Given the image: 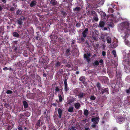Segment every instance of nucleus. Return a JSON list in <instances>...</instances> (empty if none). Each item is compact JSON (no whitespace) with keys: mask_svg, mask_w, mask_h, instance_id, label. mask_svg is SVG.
Here are the masks:
<instances>
[{"mask_svg":"<svg viewBox=\"0 0 130 130\" xmlns=\"http://www.w3.org/2000/svg\"><path fill=\"white\" fill-rule=\"evenodd\" d=\"M84 113L85 116H87L89 112L86 109L84 110Z\"/></svg>","mask_w":130,"mask_h":130,"instance_id":"4be33fe9","label":"nucleus"},{"mask_svg":"<svg viewBox=\"0 0 130 130\" xmlns=\"http://www.w3.org/2000/svg\"><path fill=\"white\" fill-rule=\"evenodd\" d=\"M84 94L83 93H79L78 95V98L79 99L80 98H83L84 96Z\"/></svg>","mask_w":130,"mask_h":130,"instance_id":"2eb2a0df","label":"nucleus"},{"mask_svg":"<svg viewBox=\"0 0 130 130\" xmlns=\"http://www.w3.org/2000/svg\"><path fill=\"white\" fill-rule=\"evenodd\" d=\"M108 20L111 21L109 23L108 25L111 27L113 28L114 26V24L112 22L116 23L119 21L118 19H117L115 16H114L112 14L109 15L107 18Z\"/></svg>","mask_w":130,"mask_h":130,"instance_id":"f03ea898","label":"nucleus"},{"mask_svg":"<svg viewBox=\"0 0 130 130\" xmlns=\"http://www.w3.org/2000/svg\"><path fill=\"white\" fill-rule=\"evenodd\" d=\"M94 66H98L99 64V62L98 61H96L94 63Z\"/></svg>","mask_w":130,"mask_h":130,"instance_id":"bb28decb","label":"nucleus"},{"mask_svg":"<svg viewBox=\"0 0 130 130\" xmlns=\"http://www.w3.org/2000/svg\"><path fill=\"white\" fill-rule=\"evenodd\" d=\"M95 32L96 33V34L97 35H98V31L97 30H94Z\"/></svg>","mask_w":130,"mask_h":130,"instance_id":"c03bdc74","label":"nucleus"},{"mask_svg":"<svg viewBox=\"0 0 130 130\" xmlns=\"http://www.w3.org/2000/svg\"><path fill=\"white\" fill-rule=\"evenodd\" d=\"M91 13L92 14H95V12L94 11H92Z\"/></svg>","mask_w":130,"mask_h":130,"instance_id":"3c124183","label":"nucleus"},{"mask_svg":"<svg viewBox=\"0 0 130 130\" xmlns=\"http://www.w3.org/2000/svg\"><path fill=\"white\" fill-rule=\"evenodd\" d=\"M94 2L96 5L94 6L93 7L96 8L102 6L103 4L104 1V0H94Z\"/></svg>","mask_w":130,"mask_h":130,"instance_id":"7ed1b4c3","label":"nucleus"},{"mask_svg":"<svg viewBox=\"0 0 130 130\" xmlns=\"http://www.w3.org/2000/svg\"><path fill=\"white\" fill-rule=\"evenodd\" d=\"M99 62L100 63H102L103 62V60L102 59H101L99 61Z\"/></svg>","mask_w":130,"mask_h":130,"instance_id":"49530a36","label":"nucleus"},{"mask_svg":"<svg viewBox=\"0 0 130 130\" xmlns=\"http://www.w3.org/2000/svg\"><path fill=\"white\" fill-rule=\"evenodd\" d=\"M59 101L60 102H61L62 100V98L61 95H59Z\"/></svg>","mask_w":130,"mask_h":130,"instance_id":"c756f323","label":"nucleus"},{"mask_svg":"<svg viewBox=\"0 0 130 130\" xmlns=\"http://www.w3.org/2000/svg\"><path fill=\"white\" fill-rule=\"evenodd\" d=\"M73 110V108L72 107H69L68 109V110L69 112H72Z\"/></svg>","mask_w":130,"mask_h":130,"instance_id":"5701e85b","label":"nucleus"},{"mask_svg":"<svg viewBox=\"0 0 130 130\" xmlns=\"http://www.w3.org/2000/svg\"><path fill=\"white\" fill-rule=\"evenodd\" d=\"M6 93L8 94H11L12 93V91L10 90H8L6 91Z\"/></svg>","mask_w":130,"mask_h":130,"instance_id":"7c9ffc66","label":"nucleus"},{"mask_svg":"<svg viewBox=\"0 0 130 130\" xmlns=\"http://www.w3.org/2000/svg\"><path fill=\"white\" fill-rule=\"evenodd\" d=\"M90 129L89 127H86L85 129V130H90Z\"/></svg>","mask_w":130,"mask_h":130,"instance_id":"de8ad7c7","label":"nucleus"},{"mask_svg":"<svg viewBox=\"0 0 130 130\" xmlns=\"http://www.w3.org/2000/svg\"><path fill=\"white\" fill-rule=\"evenodd\" d=\"M36 2L35 1H33L30 4V6L32 7L34 6L36 4Z\"/></svg>","mask_w":130,"mask_h":130,"instance_id":"f3484780","label":"nucleus"},{"mask_svg":"<svg viewBox=\"0 0 130 130\" xmlns=\"http://www.w3.org/2000/svg\"><path fill=\"white\" fill-rule=\"evenodd\" d=\"M51 3L53 5H56L57 4V2L55 0H51Z\"/></svg>","mask_w":130,"mask_h":130,"instance_id":"412c9836","label":"nucleus"},{"mask_svg":"<svg viewBox=\"0 0 130 130\" xmlns=\"http://www.w3.org/2000/svg\"><path fill=\"white\" fill-rule=\"evenodd\" d=\"M80 8L79 7H77L75 8L74 10L75 11H78L80 10Z\"/></svg>","mask_w":130,"mask_h":130,"instance_id":"c85d7f7f","label":"nucleus"},{"mask_svg":"<svg viewBox=\"0 0 130 130\" xmlns=\"http://www.w3.org/2000/svg\"><path fill=\"white\" fill-rule=\"evenodd\" d=\"M26 18L22 16L21 17L19 20H17L18 23L20 25H21L23 23L22 20L24 21L25 20Z\"/></svg>","mask_w":130,"mask_h":130,"instance_id":"423d86ee","label":"nucleus"},{"mask_svg":"<svg viewBox=\"0 0 130 130\" xmlns=\"http://www.w3.org/2000/svg\"><path fill=\"white\" fill-rule=\"evenodd\" d=\"M112 53L114 55V57H116V51L115 50H113L112 51Z\"/></svg>","mask_w":130,"mask_h":130,"instance_id":"cd10ccee","label":"nucleus"},{"mask_svg":"<svg viewBox=\"0 0 130 130\" xmlns=\"http://www.w3.org/2000/svg\"><path fill=\"white\" fill-rule=\"evenodd\" d=\"M102 54L103 56H104L106 55V52L104 51H103L102 52Z\"/></svg>","mask_w":130,"mask_h":130,"instance_id":"a19ab883","label":"nucleus"},{"mask_svg":"<svg viewBox=\"0 0 130 130\" xmlns=\"http://www.w3.org/2000/svg\"><path fill=\"white\" fill-rule=\"evenodd\" d=\"M76 99L75 98H71L70 99H67V104H70L71 103H72L74 101H76Z\"/></svg>","mask_w":130,"mask_h":130,"instance_id":"6e6552de","label":"nucleus"},{"mask_svg":"<svg viewBox=\"0 0 130 130\" xmlns=\"http://www.w3.org/2000/svg\"><path fill=\"white\" fill-rule=\"evenodd\" d=\"M26 129V127H25V129Z\"/></svg>","mask_w":130,"mask_h":130,"instance_id":"774afa93","label":"nucleus"},{"mask_svg":"<svg viewBox=\"0 0 130 130\" xmlns=\"http://www.w3.org/2000/svg\"><path fill=\"white\" fill-rule=\"evenodd\" d=\"M52 105L54 106H56V104L55 103H53V104Z\"/></svg>","mask_w":130,"mask_h":130,"instance_id":"bf43d9fd","label":"nucleus"},{"mask_svg":"<svg viewBox=\"0 0 130 130\" xmlns=\"http://www.w3.org/2000/svg\"><path fill=\"white\" fill-rule=\"evenodd\" d=\"M126 93H129V91L128 90H127L126 91Z\"/></svg>","mask_w":130,"mask_h":130,"instance_id":"13d9d810","label":"nucleus"},{"mask_svg":"<svg viewBox=\"0 0 130 130\" xmlns=\"http://www.w3.org/2000/svg\"><path fill=\"white\" fill-rule=\"evenodd\" d=\"M58 113L59 115V118H61V114L62 112V110L60 108H59L58 110Z\"/></svg>","mask_w":130,"mask_h":130,"instance_id":"4468645a","label":"nucleus"},{"mask_svg":"<svg viewBox=\"0 0 130 130\" xmlns=\"http://www.w3.org/2000/svg\"><path fill=\"white\" fill-rule=\"evenodd\" d=\"M13 36L17 38L19 36V35L16 32H14L13 34Z\"/></svg>","mask_w":130,"mask_h":130,"instance_id":"6ab92c4d","label":"nucleus"},{"mask_svg":"<svg viewBox=\"0 0 130 130\" xmlns=\"http://www.w3.org/2000/svg\"><path fill=\"white\" fill-rule=\"evenodd\" d=\"M23 103L24 108H27L28 107V104L27 102L25 101H23Z\"/></svg>","mask_w":130,"mask_h":130,"instance_id":"dca6fc26","label":"nucleus"},{"mask_svg":"<svg viewBox=\"0 0 130 130\" xmlns=\"http://www.w3.org/2000/svg\"><path fill=\"white\" fill-rule=\"evenodd\" d=\"M55 90L57 92L59 91V88L57 87H56Z\"/></svg>","mask_w":130,"mask_h":130,"instance_id":"ea45409f","label":"nucleus"},{"mask_svg":"<svg viewBox=\"0 0 130 130\" xmlns=\"http://www.w3.org/2000/svg\"><path fill=\"white\" fill-rule=\"evenodd\" d=\"M61 63L60 62H57L56 63V66L57 67L61 65Z\"/></svg>","mask_w":130,"mask_h":130,"instance_id":"72a5a7b5","label":"nucleus"},{"mask_svg":"<svg viewBox=\"0 0 130 130\" xmlns=\"http://www.w3.org/2000/svg\"><path fill=\"white\" fill-rule=\"evenodd\" d=\"M70 130H76L75 128L73 126L71 127L69 129Z\"/></svg>","mask_w":130,"mask_h":130,"instance_id":"473e14b6","label":"nucleus"},{"mask_svg":"<svg viewBox=\"0 0 130 130\" xmlns=\"http://www.w3.org/2000/svg\"><path fill=\"white\" fill-rule=\"evenodd\" d=\"M119 31L121 32L122 35L125 38L124 41L125 44L128 46L129 45V41L126 39L130 34V24L127 20L119 24L118 26Z\"/></svg>","mask_w":130,"mask_h":130,"instance_id":"f257e3e1","label":"nucleus"},{"mask_svg":"<svg viewBox=\"0 0 130 130\" xmlns=\"http://www.w3.org/2000/svg\"><path fill=\"white\" fill-rule=\"evenodd\" d=\"M118 46V44L117 43H115L113 45V46L115 48L116 47Z\"/></svg>","mask_w":130,"mask_h":130,"instance_id":"c9c22d12","label":"nucleus"},{"mask_svg":"<svg viewBox=\"0 0 130 130\" xmlns=\"http://www.w3.org/2000/svg\"><path fill=\"white\" fill-rule=\"evenodd\" d=\"M69 51V50L68 49L66 51L67 53H68Z\"/></svg>","mask_w":130,"mask_h":130,"instance_id":"4d7b16f0","label":"nucleus"},{"mask_svg":"<svg viewBox=\"0 0 130 130\" xmlns=\"http://www.w3.org/2000/svg\"><path fill=\"white\" fill-rule=\"evenodd\" d=\"M116 6L115 5H110L108 10V12L109 13H112L113 12V9L112 8H115Z\"/></svg>","mask_w":130,"mask_h":130,"instance_id":"39448f33","label":"nucleus"},{"mask_svg":"<svg viewBox=\"0 0 130 130\" xmlns=\"http://www.w3.org/2000/svg\"><path fill=\"white\" fill-rule=\"evenodd\" d=\"M104 25V23L102 21H100L99 24V26L100 27H103Z\"/></svg>","mask_w":130,"mask_h":130,"instance_id":"a211bd4d","label":"nucleus"},{"mask_svg":"<svg viewBox=\"0 0 130 130\" xmlns=\"http://www.w3.org/2000/svg\"><path fill=\"white\" fill-rule=\"evenodd\" d=\"M64 89L66 91H67L69 90V88L67 87V83L66 80H64Z\"/></svg>","mask_w":130,"mask_h":130,"instance_id":"ddd939ff","label":"nucleus"},{"mask_svg":"<svg viewBox=\"0 0 130 130\" xmlns=\"http://www.w3.org/2000/svg\"><path fill=\"white\" fill-rule=\"evenodd\" d=\"M100 84L99 83H97V87H98V88L99 90H100Z\"/></svg>","mask_w":130,"mask_h":130,"instance_id":"f704fd0d","label":"nucleus"},{"mask_svg":"<svg viewBox=\"0 0 130 130\" xmlns=\"http://www.w3.org/2000/svg\"><path fill=\"white\" fill-rule=\"evenodd\" d=\"M4 29L2 27H0V36L3 37V34Z\"/></svg>","mask_w":130,"mask_h":130,"instance_id":"9b49d317","label":"nucleus"},{"mask_svg":"<svg viewBox=\"0 0 130 130\" xmlns=\"http://www.w3.org/2000/svg\"><path fill=\"white\" fill-rule=\"evenodd\" d=\"M21 10H18L17 12V14H19L21 13Z\"/></svg>","mask_w":130,"mask_h":130,"instance_id":"58836bf2","label":"nucleus"},{"mask_svg":"<svg viewBox=\"0 0 130 130\" xmlns=\"http://www.w3.org/2000/svg\"><path fill=\"white\" fill-rule=\"evenodd\" d=\"M92 37L94 40H96L97 38L95 36L93 35L92 36Z\"/></svg>","mask_w":130,"mask_h":130,"instance_id":"37998d69","label":"nucleus"},{"mask_svg":"<svg viewBox=\"0 0 130 130\" xmlns=\"http://www.w3.org/2000/svg\"><path fill=\"white\" fill-rule=\"evenodd\" d=\"M40 120H38V121L36 124V125H37L38 126H39V125H40Z\"/></svg>","mask_w":130,"mask_h":130,"instance_id":"2f4dec72","label":"nucleus"},{"mask_svg":"<svg viewBox=\"0 0 130 130\" xmlns=\"http://www.w3.org/2000/svg\"><path fill=\"white\" fill-rule=\"evenodd\" d=\"M94 20L96 21H97L98 20V18L97 17H95L94 18Z\"/></svg>","mask_w":130,"mask_h":130,"instance_id":"e433bc0d","label":"nucleus"},{"mask_svg":"<svg viewBox=\"0 0 130 130\" xmlns=\"http://www.w3.org/2000/svg\"><path fill=\"white\" fill-rule=\"evenodd\" d=\"M76 26L77 27L79 26H80V24H79L77 23L76 25Z\"/></svg>","mask_w":130,"mask_h":130,"instance_id":"5fc2aeb1","label":"nucleus"},{"mask_svg":"<svg viewBox=\"0 0 130 130\" xmlns=\"http://www.w3.org/2000/svg\"><path fill=\"white\" fill-rule=\"evenodd\" d=\"M109 114V112L108 111H107L106 113L105 114L104 116V119L105 118V117L107 115H108Z\"/></svg>","mask_w":130,"mask_h":130,"instance_id":"4c0bfd02","label":"nucleus"},{"mask_svg":"<svg viewBox=\"0 0 130 130\" xmlns=\"http://www.w3.org/2000/svg\"><path fill=\"white\" fill-rule=\"evenodd\" d=\"M124 119L123 117H120V118L118 119L117 120L118 122L119 123H121L124 121Z\"/></svg>","mask_w":130,"mask_h":130,"instance_id":"9d476101","label":"nucleus"},{"mask_svg":"<svg viewBox=\"0 0 130 130\" xmlns=\"http://www.w3.org/2000/svg\"><path fill=\"white\" fill-rule=\"evenodd\" d=\"M85 79V78L84 76H81L80 77L79 80L81 81H84Z\"/></svg>","mask_w":130,"mask_h":130,"instance_id":"b1692460","label":"nucleus"},{"mask_svg":"<svg viewBox=\"0 0 130 130\" xmlns=\"http://www.w3.org/2000/svg\"><path fill=\"white\" fill-rule=\"evenodd\" d=\"M2 9V8L1 6H0V10H1Z\"/></svg>","mask_w":130,"mask_h":130,"instance_id":"e2e57ef3","label":"nucleus"},{"mask_svg":"<svg viewBox=\"0 0 130 130\" xmlns=\"http://www.w3.org/2000/svg\"><path fill=\"white\" fill-rule=\"evenodd\" d=\"M127 130H130V129L129 128H127Z\"/></svg>","mask_w":130,"mask_h":130,"instance_id":"69168bd1","label":"nucleus"},{"mask_svg":"<svg viewBox=\"0 0 130 130\" xmlns=\"http://www.w3.org/2000/svg\"><path fill=\"white\" fill-rule=\"evenodd\" d=\"M66 66H67V67H68V68H70V67H71V66L70 64H67L66 65Z\"/></svg>","mask_w":130,"mask_h":130,"instance_id":"a18cd8bd","label":"nucleus"},{"mask_svg":"<svg viewBox=\"0 0 130 130\" xmlns=\"http://www.w3.org/2000/svg\"><path fill=\"white\" fill-rule=\"evenodd\" d=\"M108 88H104L102 90V94L106 92L107 91H108Z\"/></svg>","mask_w":130,"mask_h":130,"instance_id":"393cba45","label":"nucleus"},{"mask_svg":"<svg viewBox=\"0 0 130 130\" xmlns=\"http://www.w3.org/2000/svg\"><path fill=\"white\" fill-rule=\"evenodd\" d=\"M91 120L93 124L92 125V127H95V124H97L98 123L99 118L98 117L93 118Z\"/></svg>","mask_w":130,"mask_h":130,"instance_id":"20e7f679","label":"nucleus"},{"mask_svg":"<svg viewBox=\"0 0 130 130\" xmlns=\"http://www.w3.org/2000/svg\"><path fill=\"white\" fill-rule=\"evenodd\" d=\"M45 127H44V129H45Z\"/></svg>","mask_w":130,"mask_h":130,"instance_id":"338daca9","label":"nucleus"},{"mask_svg":"<svg viewBox=\"0 0 130 130\" xmlns=\"http://www.w3.org/2000/svg\"><path fill=\"white\" fill-rule=\"evenodd\" d=\"M128 55L129 56H130V54H129ZM128 58H129V59L128 60H129V61H130V58H129V57H128Z\"/></svg>","mask_w":130,"mask_h":130,"instance_id":"6e6d98bb","label":"nucleus"},{"mask_svg":"<svg viewBox=\"0 0 130 130\" xmlns=\"http://www.w3.org/2000/svg\"><path fill=\"white\" fill-rule=\"evenodd\" d=\"M90 54L89 53L85 54L84 55V58L85 59H86L87 61L89 62L90 59L89 57L90 56Z\"/></svg>","mask_w":130,"mask_h":130,"instance_id":"0eeeda50","label":"nucleus"},{"mask_svg":"<svg viewBox=\"0 0 130 130\" xmlns=\"http://www.w3.org/2000/svg\"><path fill=\"white\" fill-rule=\"evenodd\" d=\"M107 42V43H109L111 42V38L110 37H107L106 39Z\"/></svg>","mask_w":130,"mask_h":130,"instance_id":"aec40b11","label":"nucleus"},{"mask_svg":"<svg viewBox=\"0 0 130 130\" xmlns=\"http://www.w3.org/2000/svg\"><path fill=\"white\" fill-rule=\"evenodd\" d=\"M81 40L83 41L84 40V39L82 37L81 38Z\"/></svg>","mask_w":130,"mask_h":130,"instance_id":"864d4df0","label":"nucleus"},{"mask_svg":"<svg viewBox=\"0 0 130 130\" xmlns=\"http://www.w3.org/2000/svg\"><path fill=\"white\" fill-rule=\"evenodd\" d=\"M88 30L87 28H86L85 30L82 33L83 36L85 38L86 37L88 33Z\"/></svg>","mask_w":130,"mask_h":130,"instance_id":"1a4fd4ad","label":"nucleus"},{"mask_svg":"<svg viewBox=\"0 0 130 130\" xmlns=\"http://www.w3.org/2000/svg\"><path fill=\"white\" fill-rule=\"evenodd\" d=\"M9 69H8V68H7V67H5L4 68H3V70L5 71L7 70H8Z\"/></svg>","mask_w":130,"mask_h":130,"instance_id":"79ce46f5","label":"nucleus"},{"mask_svg":"<svg viewBox=\"0 0 130 130\" xmlns=\"http://www.w3.org/2000/svg\"><path fill=\"white\" fill-rule=\"evenodd\" d=\"M96 98L94 95H92L91 96L90 99L92 100H94Z\"/></svg>","mask_w":130,"mask_h":130,"instance_id":"a878e982","label":"nucleus"},{"mask_svg":"<svg viewBox=\"0 0 130 130\" xmlns=\"http://www.w3.org/2000/svg\"><path fill=\"white\" fill-rule=\"evenodd\" d=\"M76 73L77 74H78L79 73V72L78 71H77L76 72Z\"/></svg>","mask_w":130,"mask_h":130,"instance_id":"052dcab7","label":"nucleus"},{"mask_svg":"<svg viewBox=\"0 0 130 130\" xmlns=\"http://www.w3.org/2000/svg\"><path fill=\"white\" fill-rule=\"evenodd\" d=\"M74 106L75 108L77 109H78L80 107V104L79 103H76L74 104Z\"/></svg>","mask_w":130,"mask_h":130,"instance_id":"f8f14e48","label":"nucleus"},{"mask_svg":"<svg viewBox=\"0 0 130 130\" xmlns=\"http://www.w3.org/2000/svg\"><path fill=\"white\" fill-rule=\"evenodd\" d=\"M18 128L19 130H22V128L21 127H19Z\"/></svg>","mask_w":130,"mask_h":130,"instance_id":"603ef678","label":"nucleus"},{"mask_svg":"<svg viewBox=\"0 0 130 130\" xmlns=\"http://www.w3.org/2000/svg\"><path fill=\"white\" fill-rule=\"evenodd\" d=\"M2 1L3 2L5 3L6 2V0H2Z\"/></svg>","mask_w":130,"mask_h":130,"instance_id":"09e8293b","label":"nucleus"},{"mask_svg":"<svg viewBox=\"0 0 130 130\" xmlns=\"http://www.w3.org/2000/svg\"><path fill=\"white\" fill-rule=\"evenodd\" d=\"M86 121H87V120H86V119H85V120H83V122L84 123L85 122H86Z\"/></svg>","mask_w":130,"mask_h":130,"instance_id":"8fccbe9b","label":"nucleus"},{"mask_svg":"<svg viewBox=\"0 0 130 130\" xmlns=\"http://www.w3.org/2000/svg\"><path fill=\"white\" fill-rule=\"evenodd\" d=\"M8 69H8V70H9L10 71L11 70V68H8Z\"/></svg>","mask_w":130,"mask_h":130,"instance_id":"680f3d73","label":"nucleus"},{"mask_svg":"<svg viewBox=\"0 0 130 130\" xmlns=\"http://www.w3.org/2000/svg\"><path fill=\"white\" fill-rule=\"evenodd\" d=\"M106 29H106V28H104V30H106Z\"/></svg>","mask_w":130,"mask_h":130,"instance_id":"0e129e2a","label":"nucleus"}]
</instances>
